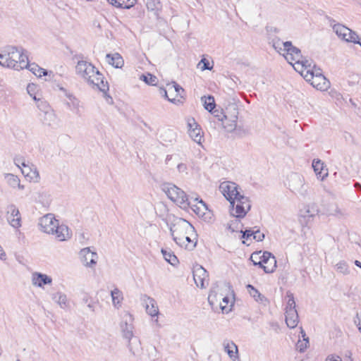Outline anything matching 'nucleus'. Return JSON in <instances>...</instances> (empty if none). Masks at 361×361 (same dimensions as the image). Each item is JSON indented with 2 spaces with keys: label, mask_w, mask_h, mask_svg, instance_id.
I'll use <instances>...</instances> for the list:
<instances>
[{
  "label": "nucleus",
  "mask_w": 361,
  "mask_h": 361,
  "mask_svg": "<svg viewBox=\"0 0 361 361\" xmlns=\"http://www.w3.org/2000/svg\"><path fill=\"white\" fill-rule=\"evenodd\" d=\"M78 75L84 79L93 88L106 93L109 90L108 82L104 80L102 74L90 62L79 61L75 66Z\"/></svg>",
  "instance_id": "f257e3e1"
},
{
  "label": "nucleus",
  "mask_w": 361,
  "mask_h": 361,
  "mask_svg": "<svg viewBox=\"0 0 361 361\" xmlns=\"http://www.w3.org/2000/svg\"><path fill=\"white\" fill-rule=\"evenodd\" d=\"M0 65L20 71L28 66V57L23 49L16 47H7L0 53Z\"/></svg>",
  "instance_id": "f03ea898"
},
{
  "label": "nucleus",
  "mask_w": 361,
  "mask_h": 361,
  "mask_svg": "<svg viewBox=\"0 0 361 361\" xmlns=\"http://www.w3.org/2000/svg\"><path fill=\"white\" fill-rule=\"evenodd\" d=\"M170 231L176 243H180L178 240L185 238V234H194V239L196 238L197 235L195 228L189 221L175 216L173 217L170 224Z\"/></svg>",
  "instance_id": "7ed1b4c3"
},
{
  "label": "nucleus",
  "mask_w": 361,
  "mask_h": 361,
  "mask_svg": "<svg viewBox=\"0 0 361 361\" xmlns=\"http://www.w3.org/2000/svg\"><path fill=\"white\" fill-rule=\"evenodd\" d=\"M283 46V53H282V55L296 71H300L302 64L308 63V61L303 59L300 49L293 46L291 42H285Z\"/></svg>",
  "instance_id": "20e7f679"
},
{
  "label": "nucleus",
  "mask_w": 361,
  "mask_h": 361,
  "mask_svg": "<svg viewBox=\"0 0 361 361\" xmlns=\"http://www.w3.org/2000/svg\"><path fill=\"white\" fill-rule=\"evenodd\" d=\"M161 190L167 197L182 209H187L190 203L188 202V196L183 190L176 185L166 183L161 185Z\"/></svg>",
  "instance_id": "39448f33"
},
{
  "label": "nucleus",
  "mask_w": 361,
  "mask_h": 361,
  "mask_svg": "<svg viewBox=\"0 0 361 361\" xmlns=\"http://www.w3.org/2000/svg\"><path fill=\"white\" fill-rule=\"evenodd\" d=\"M238 109L235 104H232L226 107L219 121L222 122L223 127L228 131L232 132L237 126Z\"/></svg>",
  "instance_id": "423d86ee"
},
{
  "label": "nucleus",
  "mask_w": 361,
  "mask_h": 361,
  "mask_svg": "<svg viewBox=\"0 0 361 361\" xmlns=\"http://www.w3.org/2000/svg\"><path fill=\"white\" fill-rule=\"evenodd\" d=\"M287 297L288 298V300L285 312L286 323L289 328L293 329L297 326L299 322V317L295 309V302L293 295L291 293H287Z\"/></svg>",
  "instance_id": "0eeeda50"
},
{
  "label": "nucleus",
  "mask_w": 361,
  "mask_h": 361,
  "mask_svg": "<svg viewBox=\"0 0 361 361\" xmlns=\"http://www.w3.org/2000/svg\"><path fill=\"white\" fill-rule=\"evenodd\" d=\"M133 317L132 314H130L128 312H125L122 315V319L121 322V329L123 334V336L125 339L128 341V348L130 351L135 354V352L133 350L132 346L130 345V340L133 337V329L134 326L133 324Z\"/></svg>",
  "instance_id": "6e6552de"
},
{
  "label": "nucleus",
  "mask_w": 361,
  "mask_h": 361,
  "mask_svg": "<svg viewBox=\"0 0 361 361\" xmlns=\"http://www.w3.org/2000/svg\"><path fill=\"white\" fill-rule=\"evenodd\" d=\"M251 208L248 197L240 193L235 198L234 207H231V214L237 218H243Z\"/></svg>",
  "instance_id": "1a4fd4ad"
},
{
  "label": "nucleus",
  "mask_w": 361,
  "mask_h": 361,
  "mask_svg": "<svg viewBox=\"0 0 361 361\" xmlns=\"http://www.w3.org/2000/svg\"><path fill=\"white\" fill-rule=\"evenodd\" d=\"M288 188L295 194L305 196L307 195V187L304 183L303 177L296 173H291L288 178Z\"/></svg>",
  "instance_id": "9d476101"
},
{
  "label": "nucleus",
  "mask_w": 361,
  "mask_h": 361,
  "mask_svg": "<svg viewBox=\"0 0 361 361\" xmlns=\"http://www.w3.org/2000/svg\"><path fill=\"white\" fill-rule=\"evenodd\" d=\"M219 189L226 199L229 201L231 206L233 207L235 198L240 194L238 185L233 182H223L220 184Z\"/></svg>",
  "instance_id": "9b49d317"
},
{
  "label": "nucleus",
  "mask_w": 361,
  "mask_h": 361,
  "mask_svg": "<svg viewBox=\"0 0 361 361\" xmlns=\"http://www.w3.org/2000/svg\"><path fill=\"white\" fill-rule=\"evenodd\" d=\"M193 279L197 287L205 288L209 284L207 271L201 265L196 264L192 269Z\"/></svg>",
  "instance_id": "f8f14e48"
},
{
  "label": "nucleus",
  "mask_w": 361,
  "mask_h": 361,
  "mask_svg": "<svg viewBox=\"0 0 361 361\" xmlns=\"http://www.w3.org/2000/svg\"><path fill=\"white\" fill-rule=\"evenodd\" d=\"M220 302L219 305L223 312L228 313L231 310V306L233 305V302L230 301L228 297L225 296L222 297L221 295H218V294L214 290H211L209 296H208V302L210 305L213 306L215 302L219 301Z\"/></svg>",
  "instance_id": "ddd939ff"
},
{
  "label": "nucleus",
  "mask_w": 361,
  "mask_h": 361,
  "mask_svg": "<svg viewBox=\"0 0 361 361\" xmlns=\"http://www.w3.org/2000/svg\"><path fill=\"white\" fill-rule=\"evenodd\" d=\"M57 223L58 221L55 219L54 214H47L39 219V226L42 231L49 234H54Z\"/></svg>",
  "instance_id": "4468645a"
},
{
  "label": "nucleus",
  "mask_w": 361,
  "mask_h": 361,
  "mask_svg": "<svg viewBox=\"0 0 361 361\" xmlns=\"http://www.w3.org/2000/svg\"><path fill=\"white\" fill-rule=\"evenodd\" d=\"M80 259L84 266L87 267H94L97 264L98 255L97 252H93L90 247H85L79 252Z\"/></svg>",
  "instance_id": "2eb2a0df"
},
{
  "label": "nucleus",
  "mask_w": 361,
  "mask_h": 361,
  "mask_svg": "<svg viewBox=\"0 0 361 361\" xmlns=\"http://www.w3.org/2000/svg\"><path fill=\"white\" fill-rule=\"evenodd\" d=\"M298 72L305 80H312L313 78L317 77L318 75H323L322 70L315 66L312 67L309 61L308 63L302 64L301 68Z\"/></svg>",
  "instance_id": "dca6fc26"
},
{
  "label": "nucleus",
  "mask_w": 361,
  "mask_h": 361,
  "mask_svg": "<svg viewBox=\"0 0 361 361\" xmlns=\"http://www.w3.org/2000/svg\"><path fill=\"white\" fill-rule=\"evenodd\" d=\"M333 30L341 39H345L347 33L351 35V39H353V43L359 42L358 35L355 31L350 30L342 24L338 23L333 25Z\"/></svg>",
  "instance_id": "f3484780"
},
{
  "label": "nucleus",
  "mask_w": 361,
  "mask_h": 361,
  "mask_svg": "<svg viewBox=\"0 0 361 361\" xmlns=\"http://www.w3.org/2000/svg\"><path fill=\"white\" fill-rule=\"evenodd\" d=\"M188 127L190 137L193 140L194 142L200 144L202 138V135L201 134V128L199 127L193 118H189L188 120Z\"/></svg>",
  "instance_id": "a211bd4d"
},
{
  "label": "nucleus",
  "mask_w": 361,
  "mask_h": 361,
  "mask_svg": "<svg viewBox=\"0 0 361 361\" xmlns=\"http://www.w3.org/2000/svg\"><path fill=\"white\" fill-rule=\"evenodd\" d=\"M264 269L265 273H273L276 268V260L275 257L269 252H264Z\"/></svg>",
  "instance_id": "6ab92c4d"
},
{
  "label": "nucleus",
  "mask_w": 361,
  "mask_h": 361,
  "mask_svg": "<svg viewBox=\"0 0 361 361\" xmlns=\"http://www.w3.org/2000/svg\"><path fill=\"white\" fill-rule=\"evenodd\" d=\"M52 283V279L47 274L39 272L32 274V284L34 286L42 288L44 285H49Z\"/></svg>",
  "instance_id": "aec40b11"
},
{
  "label": "nucleus",
  "mask_w": 361,
  "mask_h": 361,
  "mask_svg": "<svg viewBox=\"0 0 361 361\" xmlns=\"http://www.w3.org/2000/svg\"><path fill=\"white\" fill-rule=\"evenodd\" d=\"M9 216H8V221L11 226L13 228H19L21 226V217L19 210L14 205H11L8 208V212Z\"/></svg>",
  "instance_id": "412c9836"
},
{
  "label": "nucleus",
  "mask_w": 361,
  "mask_h": 361,
  "mask_svg": "<svg viewBox=\"0 0 361 361\" xmlns=\"http://www.w3.org/2000/svg\"><path fill=\"white\" fill-rule=\"evenodd\" d=\"M307 81L310 82L314 87L322 91L326 90L330 87L329 81L324 75H318L317 77L313 78L312 80Z\"/></svg>",
  "instance_id": "4be33fe9"
},
{
  "label": "nucleus",
  "mask_w": 361,
  "mask_h": 361,
  "mask_svg": "<svg viewBox=\"0 0 361 361\" xmlns=\"http://www.w3.org/2000/svg\"><path fill=\"white\" fill-rule=\"evenodd\" d=\"M243 233L242 238L246 239L247 240H252V239L257 241H262L264 238V234L262 233L259 229L255 231L252 229H246L245 231H241Z\"/></svg>",
  "instance_id": "5701e85b"
},
{
  "label": "nucleus",
  "mask_w": 361,
  "mask_h": 361,
  "mask_svg": "<svg viewBox=\"0 0 361 361\" xmlns=\"http://www.w3.org/2000/svg\"><path fill=\"white\" fill-rule=\"evenodd\" d=\"M54 234L56 235L57 239L60 241H63L71 238L68 226L63 224L59 225V222L57 223V226L54 228Z\"/></svg>",
  "instance_id": "b1692460"
},
{
  "label": "nucleus",
  "mask_w": 361,
  "mask_h": 361,
  "mask_svg": "<svg viewBox=\"0 0 361 361\" xmlns=\"http://www.w3.org/2000/svg\"><path fill=\"white\" fill-rule=\"evenodd\" d=\"M44 106V110L39 114L41 121L44 125L50 126L55 119V115L53 111L46 104Z\"/></svg>",
  "instance_id": "393cba45"
},
{
  "label": "nucleus",
  "mask_w": 361,
  "mask_h": 361,
  "mask_svg": "<svg viewBox=\"0 0 361 361\" xmlns=\"http://www.w3.org/2000/svg\"><path fill=\"white\" fill-rule=\"evenodd\" d=\"M225 351L233 361H239L238 350L233 342L224 343Z\"/></svg>",
  "instance_id": "a878e982"
},
{
  "label": "nucleus",
  "mask_w": 361,
  "mask_h": 361,
  "mask_svg": "<svg viewBox=\"0 0 361 361\" xmlns=\"http://www.w3.org/2000/svg\"><path fill=\"white\" fill-rule=\"evenodd\" d=\"M144 302L145 303L146 312L148 314L152 317L158 314L159 310L156 305V302L153 298L145 296Z\"/></svg>",
  "instance_id": "bb28decb"
},
{
  "label": "nucleus",
  "mask_w": 361,
  "mask_h": 361,
  "mask_svg": "<svg viewBox=\"0 0 361 361\" xmlns=\"http://www.w3.org/2000/svg\"><path fill=\"white\" fill-rule=\"evenodd\" d=\"M106 58L107 62L115 68H121L124 64L123 59L118 53H115L114 54H107Z\"/></svg>",
  "instance_id": "cd10ccee"
},
{
  "label": "nucleus",
  "mask_w": 361,
  "mask_h": 361,
  "mask_svg": "<svg viewBox=\"0 0 361 361\" xmlns=\"http://www.w3.org/2000/svg\"><path fill=\"white\" fill-rule=\"evenodd\" d=\"M108 2L111 4L112 6L120 8H125V9H129L131 7H133L136 0H107Z\"/></svg>",
  "instance_id": "c85d7f7f"
},
{
  "label": "nucleus",
  "mask_w": 361,
  "mask_h": 361,
  "mask_svg": "<svg viewBox=\"0 0 361 361\" xmlns=\"http://www.w3.org/2000/svg\"><path fill=\"white\" fill-rule=\"evenodd\" d=\"M111 295L114 307L116 308L121 307V302L123 300V294L121 291L118 288H116L111 290Z\"/></svg>",
  "instance_id": "c756f323"
},
{
  "label": "nucleus",
  "mask_w": 361,
  "mask_h": 361,
  "mask_svg": "<svg viewBox=\"0 0 361 361\" xmlns=\"http://www.w3.org/2000/svg\"><path fill=\"white\" fill-rule=\"evenodd\" d=\"M28 68L34 75H35L37 77H42V75H47V71L39 67L37 64L33 63H29L28 66H27V68Z\"/></svg>",
  "instance_id": "7c9ffc66"
},
{
  "label": "nucleus",
  "mask_w": 361,
  "mask_h": 361,
  "mask_svg": "<svg viewBox=\"0 0 361 361\" xmlns=\"http://www.w3.org/2000/svg\"><path fill=\"white\" fill-rule=\"evenodd\" d=\"M202 102L204 103V107L206 110L211 112L216 106L214 97L209 95L208 97L204 96L201 97Z\"/></svg>",
  "instance_id": "2f4dec72"
},
{
  "label": "nucleus",
  "mask_w": 361,
  "mask_h": 361,
  "mask_svg": "<svg viewBox=\"0 0 361 361\" xmlns=\"http://www.w3.org/2000/svg\"><path fill=\"white\" fill-rule=\"evenodd\" d=\"M161 253L164 258L171 265L175 266L178 263L177 257L172 252L161 249Z\"/></svg>",
  "instance_id": "473e14b6"
},
{
  "label": "nucleus",
  "mask_w": 361,
  "mask_h": 361,
  "mask_svg": "<svg viewBox=\"0 0 361 361\" xmlns=\"http://www.w3.org/2000/svg\"><path fill=\"white\" fill-rule=\"evenodd\" d=\"M312 167L316 174L319 176L322 179H323L324 176H327V172L323 173L324 164L320 160H314L312 162Z\"/></svg>",
  "instance_id": "72a5a7b5"
},
{
  "label": "nucleus",
  "mask_w": 361,
  "mask_h": 361,
  "mask_svg": "<svg viewBox=\"0 0 361 361\" xmlns=\"http://www.w3.org/2000/svg\"><path fill=\"white\" fill-rule=\"evenodd\" d=\"M247 290L250 295L253 297L256 301L262 302L265 299V297L262 295L253 286L248 284L247 286Z\"/></svg>",
  "instance_id": "f704fd0d"
},
{
  "label": "nucleus",
  "mask_w": 361,
  "mask_h": 361,
  "mask_svg": "<svg viewBox=\"0 0 361 361\" xmlns=\"http://www.w3.org/2000/svg\"><path fill=\"white\" fill-rule=\"evenodd\" d=\"M250 259L254 265H258L262 268L264 267V262H262L264 259V252L262 254V251L252 253Z\"/></svg>",
  "instance_id": "c9c22d12"
},
{
  "label": "nucleus",
  "mask_w": 361,
  "mask_h": 361,
  "mask_svg": "<svg viewBox=\"0 0 361 361\" xmlns=\"http://www.w3.org/2000/svg\"><path fill=\"white\" fill-rule=\"evenodd\" d=\"M52 299L57 302L61 307L65 308L67 307V298L66 295L61 293H56L53 294Z\"/></svg>",
  "instance_id": "e433bc0d"
},
{
  "label": "nucleus",
  "mask_w": 361,
  "mask_h": 361,
  "mask_svg": "<svg viewBox=\"0 0 361 361\" xmlns=\"http://www.w3.org/2000/svg\"><path fill=\"white\" fill-rule=\"evenodd\" d=\"M336 269L338 272L347 275L350 274L349 267L345 261H341L336 264Z\"/></svg>",
  "instance_id": "4c0bfd02"
},
{
  "label": "nucleus",
  "mask_w": 361,
  "mask_h": 361,
  "mask_svg": "<svg viewBox=\"0 0 361 361\" xmlns=\"http://www.w3.org/2000/svg\"><path fill=\"white\" fill-rule=\"evenodd\" d=\"M140 79L143 80L146 84L150 85H155L157 80V77L150 73L141 75Z\"/></svg>",
  "instance_id": "58836bf2"
},
{
  "label": "nucleus",
  "mask_w": 361,
  "mask_h": 361,
  "mask_svg": "<svg viewBox=\"0 0 361 361\" xmlns=\"http://www.w3.org/2000/svg\"><path fill=\"white\" fill-rule=\"evenodd\" d=\"M197 67L202 71L206 70L212 71L213 65L211 66L209 61L207 59L202 58L198 63Z\"/></svg>",
  "instance_id": "ea45409f"
},
{
  "label": "nucleus",
  "mask_w": 361,
  "mask_h": 361,
  "mask_svg": "<svg viewBox=\"0 0 361 361\" xmlns=\"http://www.w3.org/2000/svg\"><path fill=\"white\" fill-rule=\"evenodd\" d=\"M195 201H198V203L200 204L201 207L194 205V208L192 209L193 211L199 215L204 214V211L207 209V207L205 202H203L202 200H199L198 198H196Z\"/></svg>",
  "instance_id": "a19ab883"
},
{
  "label": "nucleus",
  "mask_w": 361,
  "mask_h": 361,
  "mask_svg": "<svg viewBox=\"0 0 361 361\" xmlns=\"http://www.w3.org/2000/svg\"><path fill=\"white\" fill-rule=\"evenodd\" d=\"M30 180L38 183L40 180L39 173L37 169V168L34 166L29 174L27 176Z\"/></svg>",
  "instance_id": "79ce46f5"
},
{
  "label": "nucleus",
  "mask_w": 361,
  "mask_h": 361,
  "mask_svg": "<svg viewBox=\"0 0 361 361\" xmlns=\"http://www.w3.org/2000/svg\"><path fill=\"white\" fill-rule=\"evenodd\" d=\"M8 183L9 185L13 188L18 186L20 187V179L17 176L13 174L8 173L6 176Z\"/></svg>",
  "instance_id": "37998d69"
},
{
  "label": "nucleus",
  "mask_w": 361,
  "mask_h": 361,
  "mask_svg": "<svg viewBox=\"0 0 361 361\" xmlns=\"http://www.w3.org/2000/svg\"><path fill=\"white\" fill-rule=\"evenodd\" d=\"M147 7L149 10L155 11L161 8L159 0H147Z\"/></svg>",
  "instance_id": "c03bdc74"
},
{
  "label": "nucleus",
  "mask_w": 361,
  "mask_h": 361,
  "mask_svg": "<svg viewBox=\"0 0 361 361\" xmlns=\"http://www.w3.org/2000/svg\"><path fill=\"white\" fill-rule=\"evenodd\" d=\"M273 47L281 54L283 53V44L284 42H281L280 39H273L271 41Z\"/></svg>",
  "instance_id": "a18cd8bd"
},
{
  "label": "nucleus",
  "mask_w": 361,
  "mask_h": 361,
  "mask_svg": "<svg viewBox=\"0 0 361 361\" xmlns=\"http://www.w3.org/2000/svg\"><path fill=\"white\" fill-rule=\"evenodd\" d=\"M169 91H174L177 95H180L182 92H184V90L175 82L169 85Z\"/></svg>",
  "instance_id": "49530a36"
},
{
  "label": "nucleus",
  "mask_w": 361,
  "mask_h": 361,
  "mask_svg": "<svg viewBox=\"0 0 361 361\" xmlns=\"http://www.w3.org/2000/svg\"><path fill=\"white\" fill-rule=\"evenodd\" d=\"M309 338L306 337V338H305V341H298L296 345L297 348L299 350L300 353H302L307 348Z\"/></svg>",
  "instance_id": "de8ad7c7"
},
{
  "label": "nucleus",
  "mask_w": 361,
  "mask_h": 361,
  "mask_svg": "<svg viewBox=\"0 0 361 361\" xmlns=\"http://www.w3.org/2000/svg\"><path fill=\"white\" fill-rule=\"evenodd\" d=\"M21 171L22 173L27 177V176L29 174L32 169L33 168L34 165H29L25 163V161H23L21 163Z\"/></svg>",
  "instance_id": "09e8293b"
},
{
  "label": "nucleus",
  "mask_w": 361,
  "mask_h": 361,
  "mask_svg": "<svg viewBox=\"0 0 361 361\" xmlns=\"http://www.w3.org/2000/svg\"><path fill=\"white\" fill-rule=\"evenodd\" d=\"M354 323L357 327L359 331L361 333V312L357 313L355 317L354 318Z\"/></svg>",
  "instance_id": "8fccbe9b"
},
{
  "label": "nucleus",
  "mask_w": 361,
  "mask_h": 361,
  "mask_svg": "<svg viewBox=\"0 0 361 361\" xmlns=\"http://www.w3.org/2000/svg\"><path fill=\"white\" fill-rule=\"evenodd\" d=\"M194 235V234H185V238H183V240H179L180 243H176L178 245L183 246V244H185V242L190 243L192 242L190 236Z\"/></svg>",
  "instance_id": "3c124183"
},
{
  "label": "nucleus",
  "mask_w": 361,
  "mask_h": 361,
  "mask_svg": "<svg viewBox=\"0 0 361 361\" xmlns=\"http://www.w3.org/2000/svg\"><path fill=\"white\" fill-rule=\"evenodd\" d=\"M168 90H166V89L164 88H161L160 89V94H161L164 97H165L166 98H167V99L171 102H173V103H175L176 102V99L175 98H173V99H171L170 97H169L168 96Z\"/></svg>",
  "instance_id": "603ef678"
},
{
  "label": "nucleus",
  "mask_w": 361,
  "mask_h": 361,
  "mask_svg": "<svg viewBox=\"0 0 361 361\" xmlns=\"http://www.w3.org/2000/svg\"><path fill=\"white\" fill-rule=\"evenodd\" d=\"M177 169L180 173H187V166L185 164H178L177 165Z\"/></svg>",
  "instance_id": "864d4df0"
},
{
  "label": "nucleus",
  "mask_w": 361,
  "mask_h": 361,
  "mask_svg": "<svg viewBox=\"0 0 361 361\" xmlns=\"http://www.w3.org/2000/svg\"><path fill=\"white\" fill-rule=\"evenodd\" d=\"M325 361H342V360L339 356L330 355L326 358Z\"/></svg>",
  "instance_id": "5fc2aeb1"
},
{
  "label": "nucleus",
  "mask_w": 361,
  "mask_h": 361,
  "mask_svg": "<svg viewBox=\"0 0 361 361\" xmlns=\"http://www.w3.org/2000/svg\"><path fill=\"white\" fill-rule=\"evenodd\" d=\"M23 161H25V159L23 158V157H16L14 159V162L15 164L19 167V168H22L21 166V163L23 162Z\"/></svg>",
  "instance_id": "6e6d98bb"
},
{
  "label": "nucleus",
  "mask_w": 361,
  "mask_h": 361,
  "mask_svg": "<svg viewBox=\"0 0 361 361\" xmlns=\"http://www.w3.org/2000/svg\"><path fill=\"white\" fill-rule=\"evenodd\" d=\"M68 97L69 98V99L71 100V102H72V104L74 106H78V101L74 96H73L71 94H68Z\"/></svg>",
  "instance_id": "4d7b16f0"
},
{
  "label": "nucleus",
  "mask_w": 361,
  "mask_h": 361,
  "mask_svg": "<svg viewBox=\"0 0 361 361\" xmlns=\"http://www.w3.org/2000/svg\"><path fill=\"white\" fill-rule=\"evenodd\" d=\"M315 215V211L311 212L310 209H307L305 211V214H304L305 217H313Z\"/></svg>",
  "instance_id": "13d9d810"
},
{
  "label": "nucleus",
  "mask_w": 361,
  "mask_h": 361,
  "mask_svg": "<svg viewBox=\"0 0 361 361\" xmlns=\"http://www.w3.org/2000/svg\"><path fill=\"white\" fill-rule=\"evenodd\" d=\"M343 40L348 42H353V39H351V35L346 33V37L345 39H342Z\"/></svg>",
  "instance_id": "bf43d9fd"
},
{
  "label": "nucleus",
  "mask_w": 361,
  "mask_h": 361,
  "mask_svg": "<svg viewBox=\"0 0 361 361\" xmlns=\"http://www.w3.org/2000/svg\"><path fill=\"white\" fill-rule=\"evenodd\" d=\"M166 133H167L169 134V135L172 138V139H171V140H170L169 141H170V142H172V140L174 139L175 133H174L172 130H169Z\"/></svg>",
  "instance_id": "052dcab7"
},
{
  "label": "nucleus",
  "mask_w": 361,
  "mask_h": 361,
  "mask_svg": "<svg viewBox=\"0 0 361 361\" xmlns=\"http://www.w3.org/2000/svg\"><path fill=\"white\" fill-rule=\"evenodd\" d=\"M300 334L302 338H303V341H305V338H306L307 336H306V334L302 327L300 328Z\"/></svg>",
  "instance_id": "680f3d73"
},
{
  "label": "nucleus",
  "mask_w": 361,
  "mask_h": 361,
  "mask_svg": "<svg viewBox=\"0 0 361 361\" xmlns=\"http://www.w3.org/2000/svg\"><path fill=\"white\" fill-rule=\"evenodd\" d=\"M172 158H173V156H172V155H168V156L166 157V164H168V163H169V161L171 159H172Z\"/></svg>",
  "instance_id": "e2e57ef3"
},
{
  "label": "nucleus",
  "mask_w": 361,
  "mask_h": 361,
  "mask_svg": "<svg viewBox=\"0 0 361 361\" xmlns=\"http://www.w3.org/2000/svg\"><path fill=\"white\" fill-rule=\"evenodd\" d=\"M355 264L357 267H358L361 268V262H360V261H358V260H355Z\"/></svg>",
  "instance_id": "0e129e2a"
},
{
  "label": "nucleus",
  "mask_w": 361,
  "mask_h": 361,
  "mask_svg": "<svg viewBox=\"0 0 361 361\" xmlns=\"http://www.w3.org/2000/svg\"><path fill=\"white\" fill-rule=\"evenodd\" d=\"M224 114V112H221L220 114H215L214 116H215L216 117H217V118H218V120L219 121V118H222V114Z\"/></svg>",
  "instance_id": "69168bd1"
},
{
  "label": "nucleus",
  "mask_w": 361,
  "mask_h": 361,
  "mask_svg": "<svg viewBox=\"0 0 361 361\" xmlns=\"http://www.w3.org/2000/svg\"><path fill=\"white\" fill-rule=\"evenodd\" d=\"M82 300H83V302H84L85 303H87V302H88V298H87V297H85V298L82 299Z\"/></svg>",
  "instance_id": "338daca9"
},
{
  "label": "nucleus",
  "mask_w": 361,
  "mask_h": 361,
  "mask_svg": "<svg viewBox=\"0 0 361 361\" xmlns=\"http://www.w3.org/2000/svg\"><path fill=\"white\" fill-rule=\"evenodd\" d=\"M87 307L91 309V310H93V305L91 304V303H88L87 304Z\"/></svg>",
  "instance_id": "774afa93"
}]
</instances>
